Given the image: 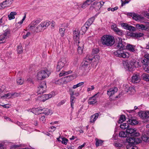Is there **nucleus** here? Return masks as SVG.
<instances>
[{"label": "nucleus", "instance_id": "obj_1", "mask_svg": "<svg viewBox=\"0 0 149 149\" xmlns=\"http://www.w3.org/2000/svg\"><path fill=\"white\" fill-rule=\"evenodd\" d=\"M101 42L103 45H105L107 46H111L114 44L115 40L113 36L105 35L102 38Z\"/></svg>", "mask_w": 149, "mask_h": 149}, {"label": "nucleus", "instance_id": "obj_2", "mask_svg": "<svg viewBox=\"0 0 149 149\" xmlns=\"http://www.w3.org/2000/svg\"><path fill=\"white\" fill-rule=\"evenodd\" d=\"M50 72L47 70L45 69L39 72L37 75L38 79L41 80L46 78L49 77Z\"/></svg>", "mask_w": 149, "mask_h": 149}, {"label": "nucleus", "instance_id": "obj_3", "mask_svg": "<svg viewBox=\"0 0 149 149\" xmlns=\"http://www.w3.org/2000/svg\"><path fill=\"white\" fill-rule=\"evenodd\" d=\"M36 114L44 113L46 115H48L52 113L51 111L47 108H43L41 107L37 108L35 109Z\"/></svg>", "mask_w": 149, "mask_h": 149}, {"label": "nucleus", "instance_id": "obj_4", "mask_svg": "<svg viewBox=\"0 0 149 149\" xmlns=\"http://www.w3.org/2000/svg\"><path fill=\"white\" fill-rule=\"evenodd\" d=\"M46 88L47 86L45 82L42 81L38 86L37 93L39 94L43 93L46 91Z\"/></svg>", "mask_w": 149, "mask_h": 149}, {"label": "nucleus", "instance_id": "obj_5", "mask_svg": "<svg viewBox=\"0 0 149 149\" xmlns=\"http://www.w3.org/2000/svg\"><path fill=\"white\" fill-rule=\"evenodd\" d=\"M126 133L128 136H133L137 137L140 135L139 133L136 132V129L135 128L128 127L126 130Z\"/></svg>", "mask_w": 149, "mask_h": 149}, {"label": "nucleus", "instance_id": "obj_6", "mask_svg": "<svg viewBox=\"0 0 149 149\" xmlns=\"http://www.w3.org/2000/svg\"><path fill=\"white\" fill-rule=\"evenodd\" d=\"M67 60L66 58H61L58 63L56 68V70L59 72L64 66L67 63Z\"/></svg>", "mask_w": 149, "mask_h": 149}, {"label": "nucleus", "instance_id": "obj_7", "mask_svg": "<svg viewBox=\"0 0 149 149\" xmlns=\"http://www.w3.org/2000/svg\"><path fill=\"white\" fill-rule=\"evenodd\" d=\"M40 22V21L38 20L32 21L28 26V29L30 31L34 30Z\"/></svg>", "mask_w": 149, "mask_h": 149}, {"label": "nucleus", "instance_id": "obj_8", "mask_svg": "<svg viewBox=\"0 0 149 149\" xmlns=\"http://www.w3.org/2000/svg\"><path fill=\"white\" fill-rule=\"evenodd\" d=\"M92 59L91 56L87 55L82 62L83 66H87L92 61Z\"/></svg>", "mask_w": 149, "mask_h": 149}, {"label": "nucleus", "instance_id": "obj_9", "mask_svg": "<svg viewBox=\"0 0 149 149\" xmlns=\"http://www.w3.org/2000/svg\"><path fill=\"white\" fill-rule=\"evenodd\" d=\"M102 3L103 4L104 3V2L102 1L99 2H95L93 4H92L90 7V9H92L93 8H95L97 10L100 9L102 6V5H101Z\"/></svg>", "mask_w": 149, "mask_h": 149}, {"label": "nucleus", "instance_id": "obj_10", "mask_svg": "<svg viewBox=\"0 0 149 149\" xmlns=\"http://www.w3.org/2000/svg\"><path fill=\"white\" fill-rule=\"evenodd\" d=\"M140 80V75L139 73H136L133 74L132 77V82L133 83H137Z\"/></svg>", "mask_w": 149, "mask_h": 149}, {"label": "nucleus", "instance_id": "obj_11", "mask_svg": "<svg viewBox=\"0 0 149 149\" xmlns=\"http://www.w3.org/2000/svg\"><path fill=\"white\" fill-rule=\"evenodd\" d=\"M140 117L144 120L149 118V111H143L139 113Z\"/></svg>", "mask_w": 149, "mask_h": 149}, {"label": "nucleus", "instance_id": "obj_12", "mask_svg": "<svg viewBox=\"0 0 149 149\" xmlns=\"http://www.w3.org/2000/svg\"><path fill=\"white\" fill-rule=\"evenodd\" d=\"M119 39V42H118L117 47L118 48L120 49H123L126 48V43L123 41H122L121 39Z\"/></svg>", "mask_w": 149, "mask_h": 149}, {"label": "nucleus", "instance_id": "obj_13", "mask_svg": "<svg viewBox=\"0 0 149 149\" xmlns=\"http://www.w3.org/2000/svg\"><path fill=\"white\" fill-rule=\"evenodd\" d=\"M118 88L116 87H114L109 89L107 91V94L109 97L112 96L115 93L117 92Z\"/></svg>", "mask_w": 149, "mask_h": 149}, {"label": "nucleus", "instance_id": "obj_14", "mask_svg": "<svg viewBox=\"0 0 149 149\" xmlns=\"http://www.w3.org/2000/svg\"><path fill=\"white\" fill-rule=\"evenodd\" d=\"M136 27L137 29L143 30H146L149 29V26L148 25L145 26L143 24H136Z\"/></svg>", "mask_w": 149, "mask_h": 149}, {"label": "nucleus", "instance_id": "obj_15", "mask_svg": "<svg viewBox=\"0 0 149 149\" xmlns=\"http://www.w3.org/2000/svg\"><path fill=\"white\" fill-rule=\"evenodd\" d=\"M11 3V0H6L0 3V9L4 8L6 5H9Z\"/></svg>", "mask_w": 149, "mask_h": 149}, {"label": "nucleus", "instance_id": "obj_16", "mask_svg": "<svg viewBox=\"0 0 149 149\" xmlns=\"http://www.w3.org/2000/svg\"><path fill=\"white\" fill-rule=\"evenodd\" d=\"M133 17V18L136 20L138 21H141V20H143L144 17L139 15L136 14L135 13L133 14L132 15Z\"/></svg>", "mask_w": 149, "mask_h": 149}, {"label": "nucleus", "instance_id": "obj_17", "mask_svg": "<svg viewBox=\"0 0 149 149\" xmlns=\"http://www.w3.org/2000/svg\"><path fill=\"white\" fill-rule=\"evenodd\" d=\"M130 63L132 64V65L133 68H138L140 66L139 62H137L136 61L134 60H131L130 61Z\"/></svg>", "mask_w": 149, "mask_h": 149}, {"label": "nucleus", "instance_id": "obj_18", "mask_svg": "<svg viewBox=\"0 0 149 149\" xmlns=\"http://www.w3.org/2000/svg\"><path fill=\"white\" fill-rule=\"evenodd\" d=\"M99 116L98 113H96L95 114L91 116L90 117V122L94 123L98 118Z\"/></svg>", "mask_w": 149, "mask_h": 149}, {"label": "nucleus", "instance_id": "obj_19", "mask_svg": "<svg viewBox=\"0 0 149 149\" xmlns=\"http://www.w3.org/2000/svg\"><path fill=\"white\" fill-rule=\"evenodd\" d=\"M42 23L40 24H38L37 26L36 27L35 29H34V30L37 32H40L42 31L43 29H44L43 26L42 25Z\"/></svg>", "mask_w": 149, "mask_h": 149}, {"label": "nucleus", "instance_id": "obj_20", "mask_svg": "<svg viewBox=\"0 0 149 149\" xmlns=\"http://www.w3.org/2000/svg\"><path fill=\"white\" fill-rule=\"evenodd\" d=\"M94 17H91V18L88 19L87 21L84 24H85V25H86L87 26H88L89 27V26L92 24L93 22L94 21Z\"/></svg>", "mask_w": 149, "mask_h": 149}, {"label": "nucleus", "instance_id": "obj_21", "mask_svg": "<svg viewBox=\"0 0 149 149\" xmlns=\"http://www.w3.org/2000/svg\"><path fill=\"white\" fill-rule=\"evenodd\" d=\"M79 33L78 31L75 30L73 32V38L76 40H78L79 39Z\"/></svg>", "mask_w": 149, "mask_h": 149}, {"label": "nucleus", "instance_id": "obj_22", "mask_svg": "<svg viewBox=\"0 0 149 149\" xmlns=\"http://www.w3.org/2000/svg\"><path fill=\"white\" fill-rule=\"evenodd\" d=\"M127 123L132 125H135L138 123V122L136 120L132 118L131 119H129L127 121Z\"/></svg>", "mask_w": 149, "mask_h": 149}, {"label": "nucleus", "instance_id": "obj_23", "mask_svg": "<svg viewBox=\"0 0 149 149\" xmlns=\"http://www.w3.org/2000/svg\"><path fill=\"white\" fill-rule=\"evenodd\" d=\"M134 137H128L126 139V141L127 142L129 143V145H132L134 144Z\"/></svg>", "mask_w": 149, "mask_h": 149}, {"label": "nucleus", "instance_id": "obj_24", "mask_svg": "<svg viewBox=\"0 0 149 149\" xmlns=\"http://www.w3.org/2000/svg\"><path fill=\"white\" fill-rule=\"evenodd\" d=\"M121 124L120 125V128L123 130L127 129L129 127L130 125L128 123H120Z\"/></svg>", "mask_w": 149, "mask_h": 149}, {"label": "nucleus", "instance_id": "obj_25", "mask_svg": "<svg viewBox=\"0 0 149 149\" xmlns=\"http://www.w3.org/2000/svg\"><path fill=\"white\" fill-rule=\"evenodd\" d=\"M126 48L131 52H134L135 51L134 46L132 45L128 44L126 45Z\"/></svg>", "mask_w": 149, "mask_h": 149}, {"label": "nucleus", "instance_id": "obj_26", "mask_svg": "<svg viewBox=\"0 0 149 149\" xmlns=\"http://www.w3.org/2000/svg\"><path fill=\"white\" fill-rule=\"evenodd\" d=\"M89 101L88 102V103L89 104H93L97 102L96 98L93 96L91 97L89 99Z\"/></svg>", "mask_w": 149, "mask_h": 149}, {"label": "nucleus", "instance_id": "obj_27", "mask_svg": "<svg viewBox=\"0 0 149 149\" xmlns=\"http://www.w3.org/2000/svg\"><path fill=\"white\" fill-rule=\"evenodd\" d=\"M10 33V32L9 29H7L6 30L3 31V33L2 34L8 38L9 37Z\"/></svg>", "mask_w": 149, "mask_h": 149}, {"label": "nucleus", "instance_id": "obj_28", "mask_svg": "<svg viewBox=\"0 0 149 149\" xmlns=\"http://www.w3.org/2000/svg\"><path fill=\"white\" fill-rule=\"evenodd\" d=\"M17 13L15 12H11L10 14L8 15V17L9 20L14 19L15 18V15H16Z\"/></svg>", "mask_w": 149, "mask_h": 149}, {"label": "nucleus", "instance_id": "obj_29", "mask_svg": "<svg viewBox=\"0 0 149 149\" xmlns=\"http://www.w3.org/2000/svg\"><path fill=\"white\" fill-rule=\"evenodd\" d=\"M125 63L126 64V68H127L128 70L130 71L133 69L132 64L130 62H125Z\"/></svg>", "mask_w": 149, "mask_h": 149}, {"label": "nucleus", "instance_id": "obj_30", "mask_svg": "<svg viewBox=\"0 0 149 149\" xmlns=\"http://www.w3.org/2000/svg\"><path fill=\"white\" fill-rule=\"evenodd\" d=\"M72 72L71 70H69L67 71H61L59 74L60 77H62L63 76H65L71 73Z\"/></svg>", "mask_w": 149, "mask_h": 149}, {"label": "nucleus", "instance_id": "obj_31", "mask_svg": "<svg viewBox=\"0 0 149 149\" xmlns=\"http://www.w3.org/2000/svg\"><path fill=\"white\" fill-rule=\"evenodd\" d=\"M82 45H81V44H79L78 45V52L79 54H81L83 52V47L84 45L82 44Z\"/></svg>", "mask_w": 149, "mask_h": 149}, {"label": "nucleus", "instance_id": "obj_32", "mask_svg": "<svg viewBox=\"0 0 149 149\" xmlns=\"http://www.w3.org/2000/svg\"><path fill=\"white\" fill-rule=\"evenodd\" d=\"M129 56L130 55L128 53L126 52H123L122 51L120 57L127 58L129 57Z\"/></svg>", "mask_w": 149, "mask_h": 149}, {"label": "nucleus", "instance_id": "obj_33", "mask_svg": "<svg viewBox=\"0 0 149 149\" xmlns=\"http://www.w3.org/2000/svg\"><path fill=\"white\" fill-rule=\"evenodd\" d=\"M91 4L89 1L88 0H87L83 3L81 6V8L83 9H84L87 7Z\"/></svg>", "mask_w": 149, "mask_h": 149}, {"label": "nucleus", "instance_id": "obj_34", "mask_svg": "<svg viewBox=\"0 0 149 149\" xmlns=\"http://www.w3.org/2000/svg\"><path fill=\"white\" fill-rule=\"evenodd\" d=\"M143 33H132V36L136 38H140L143 36Z\"/></svg>", "mask_w": 149, "mask_h": 149}, {"label": "nucleus", "instance_id": "obj_35", "mask_svg": "<svg viewBox=\"0 0 149 149\" xmlns=\"http://www.w3.org/2000/svg\"><path fill=\"white\" fill-rule=\"evenodd\" d=\"M95 140L96 141L95 145L97 147L101 146L102 143L103 142V141L97 138L95 139Z\"/></svg>", "mask_w": 149, "mask_h": 149}, {"label": "nucleus", "instance_id": "obj_36", "mask_svg": "<svg viewBox=\"0 0 149 149\" xmlns=\"http://www.w3.org/2000/svg\"><path fill=\"white\" fill-rule=\"evenodd\" d=\"M143 79L146 81H149V75L145 73L143 74L142 75Z\"/></svg>", "mask_w": 149, "mask_h": 149}, {"label": "nucleus", "instance_id": "obj_37", "mask_svg": "<svg viewBox=\"0 0 149 149\" xmlns=\"http://www.w3.org/2000/svg\"><path fill=\"white\" fill-rule=\"evenodd\" d=\"M42 23L44 27V29H45L49 25L51 24V22L50 21L44 22Z\"/></svg>", "mask_w": 149, "mask_h": 149}, {"label": "nucleus", "instance_id": "obj_38", "mask_svg": "<svg viewBox=\"0 0 149 149\" xmlns=\"http://www.w3.org/2000/svg\"><path fill=\"white\" fill-rule=\"evenodd\" d=\"M127 92L131 94H134L135 92L134 88L133 87H130L129 88Z\"/></svg>", "mask_w": 149, "mask_h": 149}, {"label": "nucleus", "instance_id": "obj_39", "mask_svg": "<svg viewBox=\"0 0 149 149\" xmlns=\"http://www.w3.org/2000/svg\"><path fill=\"white\" fill-rule=\"evenodd\" d=\"M91 57L92 58V61L93 60L94 62L98 61L100 59V56L97 54L94 55L93 57Z\"/></svg>", "mask_w": 149, "mask_h": 149}, {"label": "nucleus", "instance_id": "obj_40", "mask_svg": "<svg viewBox=\"0 0 149 149\" xmlns=\"http://www.w3.org/2000/svg\"><path fill=\"white\" fill-rule=\"evenodd\" d=\"M122 51L120 50H117L113 52L115 55L117 57H120Z\"/></svg>", "mask_w": 149, "mask_h": 149}, {"label": "nucleus", "instance_id": "obj_41", "mask_svg": "<svg viewBox=\"0 0 149 149\" xmlns=\"http://www.w3.org/2000/svg\"><path fill=\"white\" fill-rule=\"evenodd\" d=\"M127 135V133L124 131H121L119 133V136L121 137H126Z\"/></svg>", "mask_w": 149, "mask_h": 149}, {"label": "nucleus", "instance_id": "obj_42", "mask_svg": "<svg viewBox=\"0 0 149 149\" xmlns=\"http://www.w3.org/2000/svg\"><path fill=\"white\" fill-rule=\"evenodd\" d=\"M141 62L143 64V66L144 65H148L149 64V61L146 58H144L141 61Z\"/></svg>", "mask_w": 149, "mask_h": 149}, {"label": "nucleus", "instance_id": "obj_43", "mask_svg": "<svg viewBox=\"0 0 149 149\" xmlns=\"http://www.w3.org/2000/svg\"><path fill=\"white\" fill-rule=\"evenodd\" d=\"M88 26L84 24V25L81 27V30L83 33H84L88 29Z\"/></svg>", "mask_w": 149, "mask_h": 149}, {"label": "nucleus", "instance_id": "obj_44", "mask_svg": "<svg viewBox=\"0 0 149 149\" xmlns=\"http://www.w3.org/2000/svg\"><path fill=\"white\" fill-rule=\"evenodd\" d=\"M125 120V117L124 115H122L120 116L119 120L118 121L119 123H122Z\"/></svg>", "mask_w": 149, "mask_h": 149}, {"label": "nucleus", "instance_id": "obj_45", "mask_svg": "<svg viewBox=\"0 0 149 149\" xmlns=\"http://www.w3.org/2000/svg\"><path fill=\"white\" fill-rule=\"evenodd\" d=\"M142 139L144 142L149 141V136H147L146 135L143 136L141 137Z\"/></svg>", "mask_w": 149, "mask_h": 149}, {"label": "nucleus", "instance_id": "obj_46", "mask_svg": "<svg viewBox=\"0 0 149 149\" xmlns=\"http://www.w3.org/2000/svg\"><path fill=\"white\" fill-rule=\"evenodd\" d=\"M65 29L64 28H60L59 29V32L61 34V36H64Z\"/></svg>", "mask_w": 149, "mask_h": 149}, {"label": "nucleus", "instance_id": "obj_47", "mask_svg": "<svg viewBox=\"0 0 149 149\" xmlns=\"http://www.w3.org/2000/svg\"><path fill=\"white\" fill-rule=\"evenodd\" d=\"M126 29L129 30L130 31H134L136 30L135 28L134 27L129 25H128L127 29Z\"/></svg>", "mask_w": 149, "mask_h": 149}, {"label": "nucleus", "instance_id": "obj_48", "mask_svg": "<svg viewBox=\"0 0 149 149\" xmlns=\"http://www.w3.org/2000/svg\"><path fill=\"white\" fill-rule=\"evenodd\" d=\"M127 149H138V148L136 146L132 145H128L127 146Z\"/></svg>", "mask_w": 149, "mask_h": 149}, {"label": "nucleus", "instance_id": "obj_49", "mask_svg": "<svg viewBox=\"0 0 149 149\" xmlns=\"http://www.w3.org/2000/svg\"><path fill=\"white\" fill-rule=\"evenodd\" d=\"M143 68L145 71L149 73V64L148 65H144Z\"/></svg>", "mask_w": 149, "mask_h": 149}, {"label": "nucleus", "instance_id": "obj_50", "mask_svg": "<svg viewBox=\"0 0 149 149\" xmlns=\"http://www.w3.org/2000/svg\"><path fill=\"white\" fill-rule=\"evenodd\" d=\"M17 52L18 53L20 54L23 52V49L22 48V46H17Z\"/></svg>", "mask_w": 149, "mask_h": 149}, {"label": "nucleus", "instance_id": "obj_51", "mask_svg": "<svg viewBox=\"0 0 149 149\" xmlns=\"http://www.w3.org/2000/svg\"><path fill=\"white\" fill-rule=\"evenodd\" d=\"M83 84H84L83 82H80L76 85H74L72 87V88L73 89H75V88H77L82 85Z\"/></svg>", "mask_w": 149, "mask_h": 149}, {"label": "nucleus", "instance_id": "obj_52", "mask_svg": "<svg viewBox=\"0 0 149 149\" xmlns=\"http://www.w3.org/2000/svg\"><path fill=\"white\" fill-rule=\"evenodd\" d=\"M41 97L43 98V99H42L41 100L43 102H45L46 100L48 99V97L47 94H44L42 95Z\"/></svg>", "mask_w": 149, "mask_h": 149}, {"label": "nucleus", "instance_id": "obj_53", "mask_svg": "<svg viewBox=\"0 0 149 149\" xmlns=\"http://www.w3.org/2000/svg\"><path fill=\"white\" fill-rule=\"evenodd\" d=\"M134 144H138L141 142V139L138 138H134Z\"/></svg>", "mask_w": 149, "mask_h": 149}, {"label": "nucleus", "instance_id": "obj_54", "mask_svg": "<svg viewBox=\"0 0 149 149\" xmlns=\"http://www.w3.org/2000/svg\"><path fill=\"white\" fill-rule=\"evenodd\" d=\"M111 27V29H113L116 33H117V32L119 31V29L116 26V25H112Z\"/></svg>", "mask_w": 149, "mask_h": 149}, {"label": "nucleus", "instance_id": "obj_55", "mask_svg": "<svg viewBox=\"0 0 149 149\" xmlns=\"http://www.w3.org/2000/svg\"><path fill=\"white\" fill-rule=\"evenodd\" d=\"M99 49L97 48H95L94 49H93L92 51V54H97L99 52Z\"/></svg>", "mask_w": 149, "mask_h": 149}, {"label": "nucleus", "instance_id": "obj_56", "mask_svg": "<svg viewBox=\"0 0 149 149\" xmlns=\"http://www.w3.org/2000/svg\"><path fill=\"white\" fill-rule=\"evenodd\" d=\"M113 145L117 148L123 146L122 144L119 143H113Z\"/></svg>", "mask_w": 149, "mask_h": 149}, {"label": "nucleus", "instance_id": "obj_57", "mask_svg": "<svg viewBox=\"0 0 149 149\" xmlns=\"http://www.w3.org/2000/svg\"><path fill=\"white\" fill-rule=\"evenodd\" d=\"M7 38H8L2 34L0 35V41H3Z\"/></svg>", "mask_w": 149, "mask_h": 149}, {"label": "nucleus", "instance_id": "obj_58", "mask_svg": "<svg viewBox=\"0 0 149 149\" xmlns=\"http://www.w3.org/2000/svg\"><path fill=\"white\" fill-rule=\"evenodd\" d=\"M23 82L24 81L22 79L20 78L17 80V83L18 84L22 85Z\"/></svg>", "mask_w": 149, "mask_h": 149}, {"label": "nucleus", "instance_id": "obj_59", "mask_svg": "<svg viewBox=\"0 0 149 149\" xmlns=\"http://www.w3.org/2000/svg\"><path fill=\"white\" fill-rule=\"evenodd\" d=\"M68 141V139L65 138H63L62 139V143L65 145H66L67 144V142Z\"/></svg>", "mask_w": 149, "mask_h": 149}, {"label": "nucleus", "instance_id": "obj_60", "mask_svg": "<svg viewBox=\"0 0 149 149\" xmlns=\"http://www.w3.org/2000/svg\"><path fill=\"white\" fill-rule=\"evenodd\" d=\"M55 83L56 84L60 85L62 83V80L61 79H59L57 81H56Z\"/></svg>", "mask_w": 149, "mask_h": 149}, {"label": "nucleus", "instance_id": "obj_61", "mask_svg": "<svg viewBox=\"0 0 149 149\" xmlns=\"http://www.w3.org/2000/svg\"><path fill=\"white\" fill-rule=\"evenodd\" d=\"M31 35V33L29 32H28L25 35L23 36V38L24 39H26L27 37Z\"/></svg>", "mask_w": 149, "mask_h": 149}, {"label": "nucleus", "instance_id": "obj_62", "mask_svg": "<svg viewBox=\"0 0 149 149\" xmlns=\"http://www.w3.org/2000/svg\"><path fill=\"white\" fill-rule=\"evenodd\" d=\"M128 25L127 24L124 23H122L121 24V26L123 27H124V28L126 29H127V27L128 26Z\"/></svg>", "mask_w": 149, "mask_h": 149}, {"label": "nucleus", "instance_id": "obj_63", "mask_svg": "<svg viewBox=\"0 0 149 149\" xmlns=\"http://www.w3.org/2000/svg\"><path fill=\"white\" fill-rule=\"evenodd\" d=\"M65 101H66V100H62L60 102L58 103V105L59 106H60L62 105L63 104H64L65 103Z\"/></svg>", "mask_w": 149, "mask_h": 149}, {"label": "nucleus", "instance_id": "obj_64", "mask_svg": "<svg viewBox=\"0 0 149 149\" xmlns=\"http://www.w3.org/2000/svg\"><path fill=\"white\" fill-rule=\"evenodd\" d=\"M40 120L42 122V123H44L45 121V116H42L41 117V118H40Z\"/></svg>", "mask_w": 149, "mask_h": 149}]
</instances>
